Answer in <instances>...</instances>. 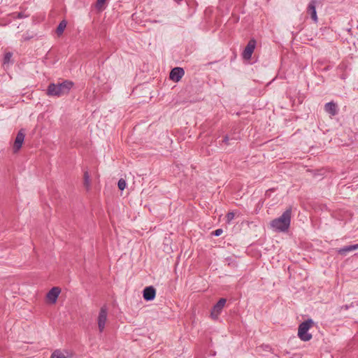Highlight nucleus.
<instances>
[{
  "label": "nucleus",
  "instance_id": "f03ea898",
  "mask_svg": "<svg viewBox=\"0 0 358 358\" xmlns=\"http://www.w3.org/2000/svg\"><path fill=\"white\" fill-rule=\"evenodd\" d=\"M73 83L71 81L66 80L62 83H52L48 86L47 94L48 96H60L67 94L73 87Z\"/></svg>",
  "mask_w": 358,
  "mask_h": 358
},
{
  "label": "nucleus",
  "instance_id": "1a4fd4ad",
  "mask_svg": "<svg viewBox=\"0 0 358 358\" xmlns=\"http://www.w3.org/2000/svg\"><path fill=\"white\" fill-rule=\"evenodd\" d=\"M185 71L180 67H176L173 69L170 73V79L174 82H178L184 76Z\"/></svg>",
  "mask_w": 358,
  "mask_h": 358
},
{
  "label": "nucleus",
  "instance_id": "412c9836",
  "mask_svg": "<svg viewBox=\"0 0 358 358\" xmlns=\"http://www.w3.org/2000/svg\"><path fill=\"white\" fill-rule=\"evenodd\" d=\"M222 231H223L222 229H218L214 231L213 232V234H214L215 236H220V235H221L222 234Z\"/></svg>",
  "mask_w": 358,
  "mask_h": 358
},
{
  "label": "nucleus",
  "instance_id": "423d86ee",
  "mask_svg": "<svg viewBox=\"0 0 358 358\" xmlns=\"http://www.w3.org/2000/svg\"><path fill=\"white\" fill-rule=\"evenodd\" d=\"M108 311L106 306H103L98 315L97 324L99 332H102L104 330L105 325L107 321Z\"/></svg>",
  "mask_w": 358,
  "mask_h": 358
},
{
  "label": "nucleus",
  "instance_id": "0eeeda50",
  "mask_svg": "<svg viewBox=\"0 0 358 358\" xmlns=\"http://www.w3.org/2000/svg\"><path fill=\"white\" fill-rule=\"evenodd\" d=\"M226 303V299H220L218 302L214 306L210 316L213 320H217L218 318V316L224 308V305Z\"/></svg>",
  "mask_w": 358,
  "mask_h": 358
},
{
  "label": "nucleus",
  "instance_id": "7ed1b4c3",
  "mask_svg": "<svg viewBox=\"0 0 358 358\" xmlns=\"http://www.w3.org/2000/svg\"><path fill=\"white\" fill-rule=\"evenodd\" d=\"M314 322L309 319L302 322L298 329V336L301 341H308L312 338V335L308 333V330L313 326Z\"/></svg>",
  "mask_w": 358,
  "mask_h": 358
},
{
  "label": "nucleus",
  "instance_id": "aec40b11",
  "mask_svg": "<svg viewBox=\"0 0 358 358\" xmlns=\"http://www.w3.org/2000/svg\"><path fill=\"white\" fill-rule=\"evenodd\" d=\"M12 57V54L10 52H7L4 56V63H7L10 61Z\"/></svg>",
  "mask_w": 358,
  "mask_h": 358
},
{
  "label": "nucleus",
  "instance_id": "39448f33",
  "mask_svg": "<svg viewBox=\"0 0 358 358\" xmlns=\"http://www.w3.org/2000/svg\"><path fill=\"white\" fill-rule=\"evenodd\" d=\"M24 137H25L24 131L23 129L20 130L15 137V139L13 143V148H12L13 152L14 154L17 153L20 151V150L21 149V148L23 145L24 141Z\"/></svg>",
  "mask_w": 358,
  "mask_h": 358
},
{
  "label": "nucleus",
  "instance_id": "f257e3e1",
  "mask_svg": "<svg viewBox=\"0 0 358 358\" xmlns=\"http://www.w3.org/2000/svg\"><path fill=\"white\" fill-rule=\"evenodd\" d=\"M292 208L287 209L282 215L271 222V228L277 231H287L289 227L291 222Z\"/></svg>",
  "mask_w": 358,
  "mask_h": 358
},
{
  "label": "nucleus",
  "instance_id": "9d476101",
  "mask_svg": "<svg viewBox=\"0 0 358 358\" xmlns=\"http://www.w3.org/2000/svg\"><path fill=\"white\" fill-rule=\"evenodd\" d=\"M155 294V289L152 287H148L143 290V298L147 301H151L154 299Z\"/></svg>",
  "mask_w": 358,
  "mask_h": 358
},
{
  "label": "nucleus",
  "instance_id": "dca6fc26",
  "mask_svg": "<svg viewBox=\"0 0 358 358\" xmlns=\"http://www.w3.org/2000/svg\"><path fill=\"white\" fill-rule=\"evenodd\" d=\"M117 185H118V188L120 190H124L126 187L127 184H126L125 180L124 179L121 178L119 180Z\"/></svg>",
  "mask_w": 358,
  "mask_h": 358
},
{
  "label": "nucleus",
  "instance_id": "4be33fe9",
  "mask_svg": "<svg viewBox=\"0 0 358 358\" xmlns=\"http://www.w3.org/2000/svg\"><path fill=\"white\" fill-rule=\"evenodd\" d=\"M50 358H58L56 357V355H55V353L53 352L50 357Z\"/></svg>",
  "mask_w": 358,
  "mask_h": 358
},
{
  "label": "nucleus",
  "instance_id": "4468645a",
  "mask_svg": "<svg viewBox=\"0 0 358 358\" xmlns=\"http://www.w3.org/2000/svg\"><path fill=\"white\" fill-rule=\"evenodd\" d=\"M66 24H67V22H66V20H62V21L59 23V24L58 25V27H57V29H56V33H57V34L58 36H61V35L63 34V32H64V31L65 28L66 27Z\"/></svg>",
  "mask_w": 358,
  "mask_h": 358
},
{
  "label": "nucleus",
  "instance_id": "5701e85b",
  "mask_svg": "<svg viewBox=\"0 0 358 358\" xmlns=\"http://www.w3.org/2000/svg\"><path fill=\"white\" fill-rule=\"evenodd\" d=\"M176 2H180L181 0H175Z\"/></svg>",
  "mask_w": 358,
  "mask_h": 358
},
{
  "label": "nucleus",
  "instance_id": "f8f14e48",
  "mask_svg": "<svg viewBox=\"0 0 358 358\" xmlns=\"http://www.w3.org/2000/svg\"><path fill=\"white\" fill-rule=\"evenodd\" d=\"M324 109L327 113L332 116H334L337 114V105L334 102H329L326 103L324 106Z\"/></svg>",
  "mask_w": 358,
  "mask_h": 358
},
{
  "label": "nucleus",
  "instance_id": "6e6552de",
  "mask_svg": "<svg viewBox=\"0 0 358 358\" xmlns=\"http://www.w3.org/2000/svg\"><path fill=\"white\" fill-rule=\"evenodd\" d=\"M255 45H256V41L255 39H251L248 42L246 47L245 48V50H243V59L249 60L251 58L252 55L255 48Z\"/></svg>",
  "mask_w": 358,
  "mask_h": 358
},
{
  "label": "nucleus",
  "instance_id": "f3484780",
  "mask_svg": "<svg viewBox=\"0 0 358 358\" xmlns=\"http://www.w3.org/2000/svg\"><path fill=\"white\" fill-rule=\"evenodd\" d=\"M55 355H56V357L58 358H67L65 353L64 352H62L60 350H55L54 352Z\"/></svg>",
  "mask_w": 358,
  "mask_h": 358
},
{
  "label": "nucleus",
  "instance_id": "20e7f679",
  "mask_svg": "<svg viewBox=\"0 0 358 358\" xmlns=\"http://www.w3.org/2000/svg\"><path fill=\"white\" fill-rule=\"evenodd\" d=\"M61 293L62 289L59 287L55 286L52 287L45 294V303L48 306L55 305Z\"/></svg>",
  "mask_w": 358,
  "mask_h": 358
},
{
  "label": "nucleus",
  "instance_id": "2eb2a0df",
  "mask_svg": "<svg viewBox=\"0 0 358 358\" xmlns=\"http://www.w3.org/2000/svg\"><path fill=\"white\" fill-rule=\"evenodd\" d=\"M356 249H358V244H355V245H350V246H348V247H346L343 249H342L341 250H340V252H349V251H352V250H356Z\"/></svg>",
  "mask_w": 358,
  "mask_h": 358
},
{
  "label": "nucleus",
  "instance_id": "9b49d317",
  "mask_svg": "<svg viewBox=\"0 0 358 358\" xmlns=\"http://www.w3.org/2000/svg\"><path fill=\"white\" fill-rule=\"evenodd\" d=\"M318 2V0H312L308 5V11L310 13L312 19L315 21H317V16L315 10V4Z\"/></svg>",
  "mask_w": 358,
  "mask_h": 358
},
{
  "label": "nucleus",
  "instance_id": "6ab92c4d",
  "mask_svg": "<svg viewBox=\"0 0 358 358\" xmlns=\"http://www.w3.org/2000/svg\"><path fill=\"white\" fill-rule=\"evenodd\" d=\"M84 184L85 187H88V173L87 171H85L84 173Z\"/></svg>",
  "mask_w": 358,
  "mask_h": 358
},
{
  "label": "nucleus",
  "instance_id": "ddd939ff",
  "mask_svg": "<svg viewBox=\"0 0 358 358\" xmlns=\"http://www.w3.org/2000/svg\"><path fill=\"white\" fill-rule=\"evenodd\" d=\"M108 0H97L95 3V8L98 12H101L106 8V3Z\"/></svg>",
  "mask_w": 358,
  "mask_h": 358
},
{
  "label": "nucleus",
  "instance_id": "a211bd4d",
  "mask_svg": "<svg viewBox=\"0 0 358 358\" xmlns=\"http://www.w3.org/2000/svg\"><path fill=\"white\" fill-rule=\"evenodd\" d=\"M235 213L234 212H229L227 213L226 217H227V222L229 223L234 217Z\"/></svg>",
  "mask_w": 358,
  "mask_h": 358
}]
</instances>
